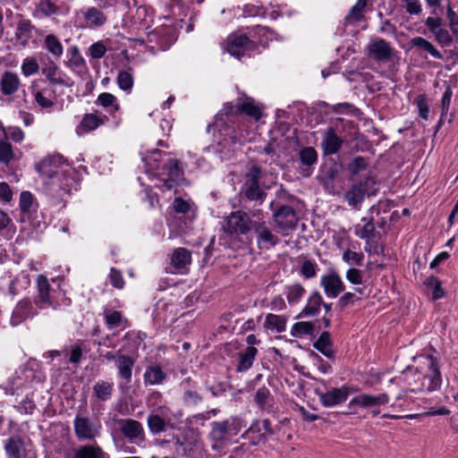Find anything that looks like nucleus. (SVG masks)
Instances as JSON below:
<instances>
[{"instance_id": "41", "label": "nucleus", "mask_w": 458, "mask_h": 458, "mask_svg": "<svg viewBox=\"0 0 458 458\" xmlns=\"http://www.w3.org/2000/svg\"><path fill=\"white\" fill-rule=\"evenodd\" d=\"M166 375L158 366H150L147 368L144 373V380L150 385L162 384Z\"/></svg>"}, {"instance_id": "7", "label": "nucleus", "mask_w": 458, "mask_h": 458, "mask_svg": "<svg viewBox=\"0 0 458 458\" xmlns=\"http://www.w3.org/2000/svg\"><path fill=\"white\" fill-rule=\"evenodd\" d=\"M259 250H268L280 242V238L273 233L271 227L261 218L255 220L252 228Z\"/></svg>"}, {"instance_id": "39", "label": "nucleus", "mask_w": 458, "mask_h": 458, "mask_svg": "<svg viewBox=\"0 0 458 458\" xmlns=\"http://www.w3.org/2000/svg\"><path fill=\"white\" fill-rule=\"evenodd\" d=\"M84 18L90 27H101L106 21L105 13L96 7H89L84 13Z\"/></svg>"}, {"instance_id": "26", "label": "nucleus", "mask_w": 458, "mask_h": 458, "mask_svg": "<svg viewBox=\"0 0 458 458\" xmlns=\"http://www.w3.org/2000/svg\"><path fill=\"white\" fill-rule=\"evenodd\" d=\"M4 450L10 458H26L27 450L21 437L15 436L7 439Z\"/></svg>"}, {"instance_id": "3", "label": "nucleus", "mask_w": 458, "mask_h": 458, "mask_svg": "<svg viewBox=\"0 0 458 458\" xmlns=\"http://www.w3.org/2000/svg\"><path fill=\"white\" fill-rule=\"evenodd\" d=\"M376 181L367 177L358 183L352 184L344 194V200L354 209H360L365 196H373L377 193Z\"/></svg>"}, {"instance_id": "14", "label": "nucleus", "mask_w": 458, "mask_h": 458, "mask_svg": "<svg viewBox=\"0 0 458 458\" xmlns=\"http://www.w3.org/2000/svg\"><path fill=\"white\" fill-rule=\"evenodd\" d=\"M394 53V48L384 38H376L368 46V55L377 62L391 60Z\"/></svg>"}, {"instance_id": "9", "label": "nucleus", "mask_w": 458, "mask_h": 458, "mask_svg": "<svg viewBox=\"0 0 458 458\" xmlns=\"http://www.w3.org/2000/svg\"><path fill=\"white\" fill-rule=\"evenodd\" d=\"M68 166L64 157L59 154L50 155L43 158L36 166L37 171L47 180H55L60 171Z\"/></svg>"}, {"instance_id": "13", "label": "nucleus", "mask_w": 458, "mask_h": 458, "mask_svg": "<svg viewBox=\"0 0 458 458\" xmlns=\"http://www.w3.org/2000/svg\"><path fill=\"white\" fill-rule=\"evenodd\" d=\"M37 314L38 308L35 303L33 304L29 298H24L14 307L11 317V324L14 327L18 326Z\"/></svg>"}, {"instance_id": "42", "label": "nucleus", "mask_w": 458, "mask_h": 458, "mask_svg": "<svg viewBox=\"0 0 458 458\" xmlns=\"http://www.w3.org/2000/svg\"><path fill=\"white\" fill-rule=\"evenodd\" d=\"M427 291L431 292L432 300L437 301L443 298L445 294V290L442 288V282L436 276H429L424 283Z\"/></svg>"}, {"instance_id": "38", "label": "nucleus", "mask_w": 458, "mask_h": 458, "mask_svg": "<svg viewBox=\"0 0 458 458\" xmlns=\"http://www.w3.org/2000/svg\"><path fill=\"white\" fill-rule=\"evenodd\" d=\"M240 114H244L255 121H259L262 117L261 108L255 104L251 98H247L243 102L239 104Z\"/></svg>"}, {"instance_id": "27", "label": "nucleus", "mask_w": 458, "mask_h": 458, "mask_svg": "<svg viewBox=\"0 0 458 458\" xmlns=\"http://www.w3.org/2000/svg\"><path fill=\"white\" fill-rule=\"evenodd\" d=\"M32 95L34 97L35 103L41 109H45L48 112L51 111L53 106H55V91L49 90L47 89H42L38 90H32Z\"/></svg>"}, {"instance_id": "58", "label": "nucleus", "mask_w": 458, "mask_h": 458, "mask_svg": "<svg viewBox=\"0 0 458 458\" xmlns=\"http://www.w3.org/2000/svg\"><path fill=\"white\" fill-rule=\"evenodd\" d=\"M415 103L419 109L420 116L424 120H428L429 115V106L426 97L424 95L418 96L415 98Z\"/></svg>"}, {"instance_id": "59", "label": "nucleus", "mask_w": 458, "mask_h": 458, "mask_svg": "<svg viewBox=\"0 0 458 458\" xmlns=\"http://www.w3.org/2000/svg\"><path fill=\"white\" fill-rule=\"evenodd\" d=\"M202 400V395L197 391L187 390L183 393L182 401L187 405H198Z\"/></svg>"}, {"instance_id": "64", "label": "nucleus", "mask_w": 458, "mask_h": 458, "mask_svg": "<svg viewBox=\"0 0 458 458\" xmlns=\"http://www.w3.org/2000/svg\"><path fill=\"white\" fill-rule=\"evenodd\" d=\"M173 208L177 214H187L191 210V203L180 197L175 198L173 202Z\"/></svg>"}, {"instance_id": "36", "label": "nucleus", "mask_w": 458, "mask_h": 458, "mask_svg": "<svg viewBox=\"0 0 458 458\" xmlns=\"http://www.w3.org/2000/svg\"><path fill=\"white\" fill-rule=\"evenodd\" d=\"M104 317L109 329L118 327L122 325H123V327H127L130 325L128 319L123 318L120 311L105 309Z\"/></svg>"}, {"instance_id": "18", "label": "nucleus", "mask_w": 458, "mask_h": 458, "mask_svg": "<svg viewBox=\"0 0 458 458\" xmlns=\"http://www.w3.org/2000/svg\"><path fill=\"white\" fill-rule=\"evenodd\" d=\"M234 420H225L220 421H213L210 424L211 429L208 433V438L211 441H225L228 439L233 427Z\"/></svg>"}, {"instance_id": "60", "label": "nucleus", "mask_w": 458, "mask_h": 458, "mask_svg": "<svg viewBox=\"0 0 458 458\" xmlns=\"http://www.w3.org/2000/svg\"><path fill=\"white\" fill-rule=\"evenodd\" d=\"M109 279L111 284L116 289H123L124 287V279L122 272L114 267L110 269Z\"/></svg>"}, {"instance_id": "44", "label": "nucleus", "mask_w": 458, "mask_h": 458, "mask_svg": "<svg viewBox=\"0 0 458 458\" xmlns=\"http://www.w3.org/2000/svg\"><path fill=\"white\" fill-rule=\"evenodd\" d=\"M104 124V120L100 117H98L95 114H86L80 123V128L84 132H89L100 125Z\"/></svg>"}, {"instance_id": "21", "label": "nucleus", "mask_w": 458, "mask_h": 458, "mask_svg": "<svg viewBox=\"0 0 458 458\" xmlns=\"http://www.w3.org/2000/svg\"><path fill=\"white\" fill-rule=\"evenodd\" d=\"M21 86V80L17 73L5 71L0 79V90L4 96H11L16 93Z\"/></svg>"}, {"instance_id": "40", "label": "nucleus", "mask_w": 458, "mask_h": 458, "mask_svg": "<svg viewBox=\"0 0 458 458\" xmlns=\"http://www.w3.org/2000/svg\"><path fill=\"white\" fill-rule=\"evenodd\" d=\"M113 391L114 385L105 380H98L93 386L94 395L102 402L109 400Z\"/></svg>"}, {"instance_id": "17", "label": "nucleus", "mask_w": 458, "mask_h": 458, "mask_svg": "<svg viewBox=\"0 0 458 458\" xmlns=\"http://www.w3.org/2000/svg\"><path fill=\"white\" fill-rule=\"evenodd\" d=\"M249 437L253 438L254 444L264 443L267 441L268 437L275 434V430L272 428L270 421L265 419L261 421H256L253 423L246 432Z\"/></svg>"}, {"instance_id": "16", "label": "nucleus", "mask_w": 458, "mask_h": 458, "mask_svg": "<svg viewBox=\"0 0 458 458\" xmlns=\"http://www.w3.org/2000/svg\"><path fill=\"white\" fill-rule=\"evenodd\" d=\"M320 284L330 298H336L345 289L343 280L335 271L321 276Z\"/></svg>"}, {"instance_id": "53", "label": "nucleus", "mask_w": 458, "mask_h": 458, "mask_svg": "<svg viewBox=\"0 0 458 458\" xmlns=\"http://www.w3.org/2000/svg\"><path fill=\"white\" fill-rule=\"evenodd\" d=\"M117 84L124 91H130L133 86L132 75L127 71H121L117 76Z\"/></svg>"}, {"instance_id": "62", "label": "nucleus", "mask_w": 458, "mask_h": 458, "mask_svg": "<svg viewBox=\"0 0 458 458\" xmlns=\"http://www.w3.org/2000/svg\"><path fill=\"white\" fill-rule=\"evenodd\" d=\"M359 301H360V298L356 297L354 293L348 292L339 298L337 306L341 310H344L349 305H352Z\"/></svg>"}, {"instance_id": "1", "label": "nucleus", "mask_w": 458, "mask_h": 458, "mask_svg": "<svg viewBox=\"0 0 458 458\" xmlns=\"http://www.w3.org/2000/svg\"><path fill=\"white\" fill-rule=\"evenodd\" d=\"M442 374L439 361L433 354L420 356V364L414 374L413 382H409L407 392H434L440 389Z\"/></svg>"}, {"instance_id": "8", "label": "nucleus", "mask_w": 458, "mask_h": 458, "mask_svg": "<svg viewBox=\"0 0 458 458\" xmlns=\"http://www.w3.org/2000/svg\"><path fill=\"white\" fill-rule=\"evenodd\" d=\"M117 423L121 433L131 444L140 445L146 441L145 430L140 421L133 419H121Z\"/></svg>"}, {"instance_id": "15", "label": "nucleus", "mask_w": 458, "mask_h": 458, "mask_svg": "<svg viewBox=\"0 0 458 458\" xmlns=\"http://www.w3.org/2000/svg\"><path fill=\"white\" fill-rule=\"evenodd\" d=\"M319 401L325 407H332L345 402L350 394V387L343 386L342 387L331 388L327 392H318Z\"/></svg>"}, {"instance_id": "46", "label": "nucleus", "mask_w": 458, "mask_h": 458, "mask_svg": "<svg viewBox=\"0 0 458 458\" xmlns=\"http://www.w3.org/2000/svg\"><path fill=\"white\" fill-rule=\"evenodd\" d=\"M364 222V225L360 231L356 232V234L363 240L370 241L375 237V225L373 217H363L361 219Z\"/></svg>"}, {"instance_id": "48", "label": "nucleus", "mask_w": 458, "mask_h": 458, "mask_svg": "<svg viewBox=\"0 0 458 458\" xmlns=\"http://www.w3.org/2000/svg\"><path fill=\"white\" fill-rule=\"evenodd\" d=\"M299 155L301 164L307 167L311 166L318 161V153L312 147L303 148Z\"/></svg>"}, {"instance_id": "20", "label": "nucleus", "mask_w": 458, "mask_h": 458, "mask_svg": "<svg viewBox=\"0 0 458 458\" xmlns=\"http://www.w3.org/2000/svg\"><path fill=\"white\" fill-rule=\"evenodd\" d=\"M41 72L51 84L65 87L70 86L58 65L53 60H48V62L42 67Z\"/></svg>"}, {"instance_id": "50", "label": "nucleus", "mask_w": 458, "mask_h": 458, "mask_svg": "<svg viewBox=\"0 0 458 458\" xmlns=\"http://www.w3.org/2000/svg\"><path fill=\"white\" fill-rule=\"evenodd\" d=\"M314 325L312 322L301 321L293 326L292 335H311L314 333Z\"/></svg>"}, {"instance_id": "35", "label": "nucleus", "mask_w": 458, "mask_h": 458, "mask_svg": "<svg viewBox=\"0 0 458 458\" xmlns=\"http://www.w3.org/2000/svg\"><path fill=\"white\" fill-rule=\"evenodd\" d=\"M273 399L270 390L266 386L259 388L254 395L255 403L262 411H271Z\"/></svg>"}, {"instance_id": "5", "label": "nucleus", "mask_w": 458, "mask_h": 458, "mask_svg": "<svg viewBox=\"0 0 458 458\" xmlns=\"http://www.w3.org/2000/svg\"><path fill=\"white\" fill-rule=\"evenodd\" d=\"M254 222L246 212L234 211L225 219L224 230L230 235H244L252 231Z\"/></svg>"}, {"instance_id": "54", "label": "nucleus", "mask_w": 458, "mask_h": 458, "mask_svg": "<svg viewBox=\"0 0 458 458\" xmlns=\"http://www.w3.org/2000/svg\"><path fill=\"white\" fill-rule=\"evenodd\" d=\"M318 269V267L314 260L307 259L302 263L300 272L303 277L310 279L316 276Z\"/></svg>"}, {"instance_id": "29", "label": "nucleus", "mask_w": 458, "mask_h": 458, "mask_svg": "<svg viewBox=\"0 0 458 458\" xmlns=\"http://www.w3.org/2000/svg\"><path fill=\"white\" fill-rule=\"evenodd\" d=\"M73 458H109L98 445H84L74 449Z\"/></svg>"}, {"instance_id": "56", "label": "nucleus", "mask_w": 458, "mask_h": 458, "mask_svg": "<svg viewBox=\"0 0 458 458\" xmlns=\"http://www.w3.org/2000/svg\"><path fill=\"white\" fill-rule=\"evenodd\" d=\"M13 157L11 143L6 140H0V162L8 164Z\"/></svg>"}, {"instance_id": "34", "label": "nucleus", "mask_w": 458, "mask_h": 458, "mask_svg": "<svg viewBox=\"0 0 458 458\" xmlns=\"http://www.w3.org/2000/svg\"><path fill=\"white\" fill-rule=\"evenodd\" d=\"M191 261V251L185 248L175 249L171 257V264L176 269L185 268Z\"/></svg>"}, {"instance_id": "25", "label": "nucleus", "mask_w": 458, "mask_h": 458, "mask_svg": "<svg viewBox=\"0 0 458 458\" xmlns=\"http://www.w3.org/2000/svg\"><path fill=\"white\" fill-rule=\"evenodd\" d=\"M322 304H324V301L321 294L317 291L313 292L298 318H310L317 316L319 313Z\"/></svg>"}, {"instance_id": "49", "label": "nucleus", "mask_w": 458, "mask_h": 458, "mask_svg": "<svg viewBox=\"0 0 458 458\" xmlns=\"http://www.w3.org/2000/svg\"><path fill=\"white\" fill-rule=\"evenodd\" d=\"M304 287L300 284H294L287 287L286 299L289 303L298 302L305 293Z\"/></svg>"}, {"instance_id": "10", "label": "nucleus", "mask_w": 458, "mask_h": 458, "mask_svg": "<svg viewBox=\"0 0 458 458\" xmlns=\"http://www.w3.org/2000/svg\"><path fill=\"white\" fill-rule=\"evenodd\" d=\"M37 288L38 293L35 296L34 303L38 309H46L47 307L56 308V302L55 301L54 290L48 282V279L39 275L37 277Z\"/></svg>"}, {"instance_id": "47", "label": "nucleus", "mask_w": 458, "mask_h": 458, "mask_svg": "<svg viewBox=\"0 0 458 458\" xmlns=\"http://www.w3.org/2000/svg\"><path fill=\"white\" fill-rule=\"evenodd\" d=\"M286 318L284 316H279L276 314H267L266 317V325L274 328L278 333H282L285 331L286 327Z\"/></svg>"}, {"instance_id": "61", "label": "nucleus", "mask_w": 458, "mask_h": 458, "mask_svg": "<svg viewBox=\"0 0 458 458\" xmlns=\"http://www.w3.org/2000/svg\"><path fill=\"white\" fill-rule=\"evenodd\" d=\"M363 254L360 252L347 250L343 254V259L348 264L360 266L363 259Z\"/></svg>"}, {"instance_id": "32", "label": "nucleus", "mask_w": 458, "mask_h": 458, "mask_svg": "<svg viewBox=\"0 0 458 458\" xmlns=\"http://www.w3.org/2000/svg\"><path fill=\"white\" fill-rule=\"evenodd\" d=\"M313 347L328 359L335 357L331 335L327 331L321 333L318 339L313 344Z\"/></svg>"}, {"instance_id": "2", "label": "nucleus", "mask_w": 458, "mask_h": 458, "mask_svg": "<svg viewBox=\"0 0 458 458\" xmlns=\"http://www.w3.org/2000/svg\"><path fill=\"white\" fill-rule=\"evenodd\" d=\"M268 32L267 28L256 26L250 31V36L232 33L226 39L225 49L231 55L241 58L247 52L254 51L263 44L262 40H256L257 36H267Z\"/></svg>"}, {"instance_id": "63", "label": "nucleus", "mask_w": 458, "mask_h": 458, "mask_svg": "<svg viewBox=\"0 0 458 458\" xmlns=\"http://www.w3.org/2000/svg\"><path fill=\"white\" fill-rule=\"evenodd\" d=\"M437 42L442 47H449L453 42V37L445 29H440L434 34Z\"/></svg>"}, {"instance_id": "22", "label": "nucleus", "mask_w": 458, "mask_h": 458, "mask_svg": "<svg viewBox=\"0 0 458 458\" xmlns=\"http://www.w3.org/2000/svg\"><path fill=\"white\" fill-rule=\"evenodd\" d=\"M342 145L343 140L336 135L335 128H327L325 131L324 138L321 142V146L325 154L334 155L337 153L340 150Z\"/></svg>"}, {"instance_id": "51", "label": "nucleus", "mask_w": 458, "mask_h": 458, "mask_svg": "<svg viewBox=\"0 0 458 458\" xmlns=\"http://www.w3.org/2000/svg\"><path fill=\"white\" fill-rule=\"evenodd\" d=\"M39 65L34 57H27L21 64V72L24 76L29 77L38 73Z\"/></svg>"}, {"instance_id": "55", "label": "nucleus", "mask_w": 458, "mask_h": 458, "mask_svg": "<svg viewBox=\"0 0 458 458\" xmlns=\"http://www.w3.org/2000/svg\"><path fill=\"white\" fill-rule=\"evenodd\" d=\"M97 103L104 107H114L115 111L119 110V105L116 103V98L111 93H101L97 99Z\"/></svg>"}, {"instance_id": "31", "label": "nucleus", "mask_w": 458, "mask_h": 458, "mask_svg": "<svg viewBox=\"0 0 458 458\" xmlns=\"http://www.w3.org/2000/svg\"><path fill=\"white\" fill-rule=\"evenodd\" d=\"M258 349L254 346H248L244 351L239 353V362L236 368L238 372L249 370L256 359Z\"/></svg>"}, {"instance_id": "57", "label": "nucleus", "mask_w": 458, "mask_h": 458, "mask_svg": "<svg viewBox=\"0 0 458 458\" xmlns=\"http://www.w3.org/2000/svg\"><path fill=\"white\" fill-rule=\"evenodd\" d=\"M368 162L363 157H356L348 166L349 171L352 174H358L360 172L366 170Z\"/></svg>"}, {"instance_id": "6", "label": "nucleus", "mask_w": 458, "mask_h": 458, "mask_svg": "<svg viewBox=\"0 0 458 458\" xmlns=\"http://www.w3.org/2000/svg\"><path fill=\"white\" fill-rule=\"evenodd\" d=\"M262 170L258 165L251 166L245 175L243 184L244 195L249 200L263 202L267 197V193L261 190L259 181Z\"/></svg>"}, {"instance_id": "19", "label": "nucleus", "mask_w": 458, "mask_h": 458, "mask_svg": "<svg viewBox=\"0 0 458 458\" xmlns=\"http://www.w3.org/2000/svg\"><path fill=\"white\" fill-rule=\"evenodd\" d=\"M389 396L387 394H380L378 395H371L368 394H361L352 398L349 403V407L353 405L360 406L363 408L376 407L388 403Z\"/></svg>"}, {"instance_id": "11", "label": "nucleus", "mask_w": 458, "mask_h": 458, "mask_svg": "<svg viewBox=\"0 0 458 458\" xmlns=\"http://www.w3.org/2000/svg\"><path fill=\"white\" fill-rule=\"evenodd\" d=\"M273 217L276 226L284 233L295 230L299 221L295 209L286 205L278 207Z\"/></svg>"}, {"instance_id": "30", "label": "nucleus", "mask_w": 458, "mask_h": 458, "mask_svg": "<svg viewBox=\"0 0 458 458\" xmlns=\"http://www.w3.org/2000/svg\"><path fill=\"white\" fill-rule=\"evenodd\" d=\"M20 209L21 212V220L30 219L33 212L38 208L34 196L30 191H22L20 196Z\"/></svg>"}, {"instance_id": "28", "label": "nucleus", "mask_w": 458, "mask_h": 458, "mask_svg": "<svg viewBox=\"0 0 458 458\" xmlns=\"http://www.w3.org/2000/svg\"><path fill=\"white\" fill-rule=\"evenodd\" d=\"M342 169L340 164L334 162L329 165H325L318 176L319 182L327 189L334 186V182Z\"/></svg>"}, {"instance_id": "37", "label": "nucleus", "mask_w": 458, "mask_h": 458, "mask_svg": "<svg viewBox=\"0 0 458 458\" xmlns=\"http://www.w3.org/2000/svg\"><path fill=\"white\" fill-rule=\"evenodd\" d=\"M44 47L55 59H59L64 53V47L59 38L54 34H48L44 38Z\"/></svg>"}, {"instance_id": "12", "label": "nucleus", "mask_w": 458, "mask_h": 458, "mask_svg": "<svg viewBox=\"0 0 458 458\" xmlns=\"http://www.w3.org/2000/svg\"><path fill=\"white\" fill-rule=\"evenodd\" d=\"M73 426L75 436L79 440H93L99 436L100 426L88 417L77 415Z\"/></svg>"}, {"instance_id": "4", "label": "nucleus", "mask_w": 458, "mask_h": 458, "mask_svg": "<svg viewBox=\"0 0 458 458\" xmlns=\"http://www.w3.org/2000/svg\"><path fill=\"white\" fill-rule=\"evenodd\" d=\"M182 175L183 171L180 166V161L169 158L157 173V178L160 182L157 187L162 191L174 190L179 185Z\"/></svg>"}, {"instance_id": "24", "label": "nucleus", "mask_w": 458, "mask_h": 458, "mask_svg": "<svg viewBox=\"0 0 458 458\" xmlns=\"http://www.w3.org/2000/svg\"><path fill=\"white\" fill-rule=\"evenodd\" d=\"M115 365L118 369V376L129 383L132 377L134 360L129 355L119 353L117 354Z\"/></svg>"}, {"instance_id": "43", "label": "nucleus", "mask_w": 458, "mask_h": 458, "mask_svg": "<svg viewBox=\"0 0 458 458\" xmlns=\"http://www.w3.org/2000/svg\"><path fill=\"white\" fill-rule=\"evenodd\" d=\"M148 428L152 435H158L166 430V422L159 415L150 413L147 418Z\"/></svg>"}, {"instance_id": "23", "label": "nucleus", "mask_w": 458, "mask_h": 458, "mask_svg": "<svg viewBox=\"0 0 458 458\" xmlns=\"http://www.w3.org/2000/svg\"><path fill=\"white\" fill-rule=\"evenodd\" d=\"M46 183L53 187L57 186L59 190H62L66 193H71L74 185L72 170L67 166L65 169L59 172L55 180H48Z\"/></svg>"}, {"instance_id": "45", "label": "nucleus", "mask_w": 458, "mask_h": 458, "mask_svg": "<svg viewBox=\"0 0 458 458\" xmlns=\"http://www.w3.org/2000/svg\"><path fill=\"white\" fill-rule=\"evenodd\" d=\"M36 10L45 17H49L60 13V7L54 0H39L36 5Z\"/></svg>"}, {"instance_id": "52", "label": "nucleus", "mask_w": 458, "mask_h": 458, "mask_svg": "<svg viewBox=\"0 0 458 458\" xmlns=\"http://www.w3.org/2000/svg\"><path fill=\"white\" fill-rule=\"evenodd\" d=\"M370 0H358L355 5L352 7L350 13L347 16L348 19H352L354 21H360L363 18V13L368 3Z\"/></svg>"}, {"instance_id": "33", "label": "nucleus", "mask_w": 458, "mask_h": 458, "mask_svg": "<svg viewBox=\"0 0 458 458\" xmlns=\"http://www.w3.org/2000/svg\"><path fill=\"white\" fill-rule=\"evenodd\" d=\"M411 47L425 51L437 59H443V55L428 39L422 37H415L410 40Z\"/></svg>"}]
</instances>
